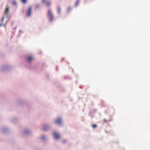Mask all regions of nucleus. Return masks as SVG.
I'll use <instances>...</instances> for the list:
<instances>
[{"instance_id":"obj_1","label":"nucleus","mask_w":150,"mask_h":150,"mask_svg":"<svg viewBox=\"0 0 150 150\" xmlns=\"http://www.w3.org/2000/svg\"><path fill=\"white\" fill-rule=\"evenodd\" d=\"M48 16L50 19V21H52L54 19V17L50 9H49L48 12Z\"/></svg>"},{"instance_id":"obj_2","label":"nucleus","mask_w":150,"mask_h":150,"mask_svg":"<svg viewBox=\"0 0 150 150\" xmlns=\"http://www.w3.org/2000/svg\"><path fill=\"white\" fill-rule=\"evenodd\" d=\"M42 2L47 7L50 6L51 4V1H46V0H42Z\"/></svg>"},{"instance_id":"obj_3","label":"nucleus","mask_w":150,"mask_h":150,"mask_svg":"<svg viewBox=\"0 0 150 150\" xmlns=\"http://www.w3.org/2000/svg\"><path fill=\"white\" fill-rule=\"evenodd\" d=\"M32 8L31 6H30L28 10V11L26 13L27 16L28 17L30 16L32 13Z\"/></svg>"},{"instance_id":"obj_4","label":"nucleus","mask_w":150,"mask_h":150,"mask_svg":"<svg viewBox=\"0 0 150 150\" xmlns=\"http://www.w3.org/2000/svg\"><path fill=\"white\" fill-rule=\"evenodd\" d=\"M62 122V121L61 118H57V120L55 122V123L56 124L59 125L61 124Z\"/></svg>"},{"instance_id":"obj_5","label":"nucleus","mask_w":150,"mask_h":150,"mask_svg":"<svg viewBox=\"0 0 150 150\" xmlns=\"http://www.w3.org/2000/svg\"><path fill=\"white\" fill-rule=\"evenodd\" d=\"M53 135L54 137L56 139H58L60 138V136L59 134L56 132H54V133Z\"/></svg>"},{"instance_id":"obj_6","label":"nucleus","mask_w":150,"mask_h":150,"mask_svg":"<svg viewBox=\"0 0 150 150\" xmlns=\"http://www.w3.org/2000/svg\"><path fill=\"white\" fill-rule=\"evenodd\" d=\"M9 8L8 7H6V8L5 11V14L7 16V17H8V13L9 12Z\"/></svg>"},{"instance_id":"obj_7","label":"nucleus","mask_w":150,"mask_h":150,"mask_svg":"<svg viewBox=\"0 0 150 150\" xmlns=\"http://www.w3.org/2000/svg\"><path fill=\"white\" fill-rule=\"evenodd\" d=\"M33 57L32 56L28 57V62H30L33 59Z\"/></svg>"},{"instance_id":"obj_8","label":"nucleus","mask_w":150,"mask_h":150,"mask_svg":"<svg viewBox=\"0 0 150 150\" xmlns=\"http://www.w3.org/2000/svg\"><path fill=\"white\" fill-rule=\"evenodd\" d=\"M4 17H3L2 18L1 20L2 23L0 24V27H1L3 25V22L4 21Z\"/></svg>"},{"instance_id":"obj_9","label":"nucleus","mask_w":150,"mask_h":150,"mask_svg":"<svg viewBox=\"0 0 150 150\" xmlns=\"http://www.w3.org/2000/svg\"><path fill=\"white\" fill-rule=\"evenodd\" d=\"M61 11V8L60 7H59L57 9V11L58 13H59Z\"/></svg>"},{"instance_id":"obj_10","label":"nucleus","mask_w":150,"mask_h":150,"mask_svg":"<svg viewBox=\"0 0 150 150\" xmlns=\"http://www.w3.org/2000/svg\"><path fill=\"white\" fill-rule=\"evenodd\" d=\"M21 1L24 4H26L27 3V0H21Z\"/></svg>"},{"instance_id":"obj_11","label":"nucleus","mask_w":150,"mask_h":150,"mask_svg":"<svg viewBox=\"0 0 150 150\" xmlns=\"http://www.w3.org/2000/svg\"><path fill=\"white\" fill-rule=\"evenodd\" d=\"M48 127L47 126H44L43 127V129L44 130H46L47 129H48Z\"/></svg>"},{"instance_id":"obj_12","label":"nucleus","mask_w":150,"mask_h":150,"mask_svg":"<svg viewBox=\"0 0 150 150\" xmlns=\"http://www.w3.org/2000/svg\"><path fill=\"white\" fill-rule=\"evenodd\" d=\"M79 0H77L76 1V3L75 4V6H77L78 5V4H79Z\"/></svg>"},{"instance_id":"obj_13","label":"nucleus","mask_w":150,"mask_h":150,"mask_svg":"<svg viewBox=\"0 0 150 150\" xmlns=\"http://www.w3.org/2000/svg\"><path fill=\"white\" fill-rule=\"evenodd\" d=\"M92 127L93 128H95L97 127V125H96L95 124H94V125H92Z\"/></svg>"},{"instance_id":"obj_14","label":"nucleus","mask_w":150,"mask_h":150,"mask_svg":"<svg viewBox=\"0 0 150 150\" xmlns=\"http://www.w3.org/2000/svg\"><path fill=\"white\" fill-rule=\"evenodd\" d=\"M71 8L70 7H69L68 8V11H70L71 10Z\"/></svg>"},{"instance_id":"obj_15","label":"nucleus","mask_w":150,"mask_h":150,"mask_svg":"<svg viewBox=\"0 0 150 150\" xmlns=\"http://www.w3.org/2000/svg\"><path fill=\"white\" fill-rule=\"evenodd\" d=\"M39 7V4H37L36 6H35V8H38Z\"/></svg>"},{"instance_id":"obj_16","label":"nucleus","mask_w":150,"mask_h":150,"mask_svg":"<svg viewBox=\"0 0 150 150\" xmlns=\"http://www.w3.org/2000/svg\"><path fill=\"white\" fill-rule=\"evenodd\" d=\"M13 5H16V3L15 1H13Z\"/></svg>"},{"instance_id":"obj_17","label":"nucleus","mask_w":150,"mask_h":150,"mask_svg":"<svg viewBox=\"0 0 150 150\" xmlns=\"http://www.w3.org/2000/svg\"><path fill=\"white\" fill-rule=\"evenodd\" d=\"M107 120L105 119H104L103 120V122H106Z\"/></svg>"},{"instance_id":"obj_18","label":"nucleus","mask_w":150,"mask_h":150,"mask_svg":"<svg viewBox=\"0 0 150 150\" xmlns=\"http://www.w3.org/2000/svg\"><path fill=\"white\" fill-rule=\"evenodd\" d=\"M45 138V136H42V139H44Z\"/></svg>"}]
</instances>
